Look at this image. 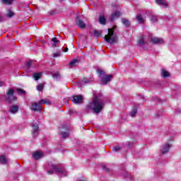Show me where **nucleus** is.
<instances>
[{
    "label": "nucleus",
    "instance_id": "20e7f679",
    "mask_svg": "<svg viewBox=\"0 0 181 181\" xmlns=\"http://www.w3.org/2000/svg\"><path fill=\"white\" fill-rule=\"evenodd\" d=\"M17 98L15 96V90L10 88L6 92V100L8 104H12L13 101H16Z\"/></svg>",
    "mask_w": 181,
    "mask_h": 181
},
{
    "label": "nucleus",
    "instance_id": "09e8293b",
    "mask_svg": "<svg viewBox=\"0 0 181 181\" xmlns=\"http://www.w3.org/2000/svg\"><path fill=\"white\" fill-rule=\"evenodd\" d=\"M0 87H2V82H0Z\"/></svg>",
    "mask_w": 181,
    "mask_h": 181
},
{
    "label": "nucleus",
    "instance_id": "f704fd0d",
    "mask_svg": "<svg viewBox=\"0 0 181 181\" xmlns=\"http://www.w3.org/2000/svg\"><path fill=\"white\" fill-rule=\"evenodd\" d=\"M57 12H56V10H51L48 12V15L49 16H53L54 15H56Z\"/></svg>",
    "mask_w": 181,
    "mask_h": 181
},
{
    "label": "nucleus",
    "instance_id": "0eeeda50",
    "mask_svg": "<svg viewBox=\"0 0 181 181\" xmlns=\"http://www.w3.org/2000/svg\"><path fill=\"white\" fill-rule=\"evenodd\" d=\"M75 23L78 28H80V29H84V28H86V23H84L80 16L76 17Z\"/></svg>",
    "mask_w": 181,
    "mask_h": 181
},
{
    "label": "nucleus",
    "instance_id": "58836bf2",
    "mask_svg": "<svg viewBox=\"0 0 181 181\" xmlns=\"http://www.w3.org/2000/svg\"><path fill=\"white\" fill-rule=\"evenodd\" d=\"M60 56V52H57L54 54V57H59Z\"/></svg>",
    "mask_w": 181,
    "mask_h": 181
},
{
    "label": "nucleus",
    "instance_id": "f257e3e1",
    "mask_svg": "<svg viewBox=\"0 0 181 181\" xmlns=\"http://www.w3.org/2000/svg\"><path fill=\"white\" fill-rule=\"evenodd\" d=\"M105 107V101L103 100L98 96H95L92 102L86 106V111L91 110L94 114H100Z\"/></svg>",
    "mask_w": 181,
    "mask_h": 181
},
{
    "label": "nucleus",
    "instance_id": "7c9ffc66",
    "mask_svg": "<svg viewBox=\"0 0 181 181\" xmlns=\"http://www.w3.org/2000/svg\"><path fill=\"white\" fill-rule=\"evenodd\" d=\"M13 15H15V13H13V12L12 11V10L11 9H8L7 10V14L6 16L7 18H12L13 16Z\"/></svg>",
    "mask_w": 181,
    "mask_h": 181
},
{
    "label": "nucleus",
    "instance_id": "dca6fc26",
    "mask_svg": "<svg viewBox=\"0 0 181 181\" xmlns=\"http://www.w3.org/2000/svg\"><path fill=\"white\" fill-rule=\"evenodd\" d=\"M8 111L11 114H16L19 111V106L13 105L10 107Z\"/></svg>",
    "mask_w": 181,
    "mask_h": 181
},
{
    "label": "nucleus",
    "instance_id": "2f4dec72",
    "mask_svg": "<svg viewBox=\"0 0 181 181\" xmlns=\"http://www.w3.org/2000/svg\"><path fill=\"white\" fill-rule=\"evenodd\" d=\"M37 91H43V89L45 88V85L43 83H40L36 87Z\"/></svg>",
    "mask_w": 181,
    "mask_h": 181
},
{
    "label": "nucleus",
    "instance_id": "bb28decb",
    "mask_svg": "<svg viewBox=\"0 0 181 181\" xmlns=\"http://www.w3.org/2000/svg\"><path fill=\"white\" fill-rule=\"evenodd\" d=\"M136 112H138V108L134 107L133 110L130 112V117H134L135 115H136Z\"/></svg>",
    "mask_w": 181,
    "mask_h": 181
},
{
    "label": "nucleus",
    "instance_id": "a19ab883",
    "mask_svg": "<svg viewBox=\"0 0 181 181\" xmlns=\"http://www.w3.org/2000/svg\"><path fill=\"white\" fill-rule=\"evenodd\" d=\"M160 113H159V112H158L155 116H154V117L155 118H159L160 117Z\"/></svg>",
    "mask_w": 181,
    "mask_h": 181
},
{
    "label": "nucleus",
    "instance_id": "5701e85b",
    "mask_svg": "<svg viewBox=\"0 0 181 181\" xmlns=\"http://www.w3.org/2000/svg\"><path fill=\"white\" fill-rule=\"evenodd\" d=\"M77 64H78V59H73L71 62H69V66L70 67H72V66L76 67V66H77Z\"/></svg>",
    "mask_w": 181,
    "mask_h": 181
},
{
    "label": "nucleus",
    "instance_id": "aec40b11",
    "mask_svg": "<svg viewBox=\"0 0 181 181\" xmlns=\"http://www.w3.org/2000/svg\"><path fill=\"white\" fill-rule=\"evenodd\" d=\"M145 37L142 35L138 41V46H144L145 45Z\"/></svg>",
    "mask_w": 181,
    "mask_h": 181
},
{
    "label": "nucleus",
    "instance_id": "6e6552de",
    "mask_svg": "<svg viewBox=\"0 0 181 181\" xmlns=\"http://www.w3.org/2000/svg\"><path fill=\"white\" fill-rule=\"evenodd\" d=\"M83 99L84 98L83 97V95H74L72 98V103L76 105L81 104V103H83Z\"/></svg>",
    "mask_w": 181,
    "mask_h": 181
},
{
    "label": "nucleus",
    "instance_id": "9b49d317",
    "mask_svg": "<svg viewBox=\"0 0 181 181\" xmlns=\"http://www.w3.org/2000/svg\"><path fill=\"white\" fill-rule=\"evenodd\" d=\"M33 132L32 135L33 138H36L39 135V124L37 123H34L32 124Z\"/></svg>",
    "mask_w": 181,
    "mask_h": 181
},
{
    "label": "nucleus",
    "instance_id": "f8f14e48",
    "mask_svg": "<svg viewBox=\"0 0 181 181\" xmlns=\"http://www.w3.org/2000/svg\"><path fill=\"white\" fill-rule=\"evenodd\" d=\"M151 42H153V45H163V43H165L163 38H159L158 37H151Z\"/></svg>",
    "mask_w": 181,
    "mask_h": 181
},
{
    "label": "nucleus",
    "instance_id": "423d86ee",
    "mask_svg": "<svg viewBox=\"0 0 181 181\" xmlns=\"http://www.w3.org/2000/svg\"><path fill=\"white\" fill-rule=\"evenodd\" d=\"M170 148H172V144L165 143L160 147V152L162 155H165V153H168V152H169Z\"/></svg>",
    "mask_w": 181,
    "mask_h": 181
},
{
    "label": "nucleus",
    "instance_id": "c85d7f7f",
    "mask_svg": "<svg viewBox=\"0 0 181 181\" xmlns=\"http://www.w3.org/2000/svg\"><path fill=\"white\" fill-rule=\"evenodd\" d=\"M14 0H1L2 4L4 5H12V2H13Z\"/></svg>",
    "mask_w": 181,
    "mask_h": 181
},
{
    "label": "nucleus",
    "instance_id": "393cba45",
    "mask_svg": "<svg viewBox=\"0 0 181 181\" xmlns=\"http://www.w3.org/2000/svg\"><path fill=\"white\" fill-rule=\"evenodd\" d=\"M90 80L88 78H83L81 81H79V84H81V86H84V84H88V83H90Z\"/></svg>",
    "mask_w": 181,
    "mask_h": 181
},
{
    "label": "nucleus",
    "instance_id": "f3484780",
    "mask_svg": "<svg viewBox=\"0 0 181 181\" xmlns=\"http://www.w3.org/2000/svg\"><path fill=\"white\" fill-rule=\"evenodd\" d=\"M42 156H43V153L40 151H37L33 153V159H35V160L40 159Z\"/></svg>",
    "mask_w": 181,
    "mask_h": 181
},
{
    "label": "nucleus",
    "instance_id": "ddd939ff",
    "mask_svg": "<svg viewBox=\"0 0 181 181\" xmlns=\"http://www.w3.org/2000/svg\"><path fill=\"white\" fill-rule=\"evenodd\" d=\"M156 4L161 6V8H168V6H169L166 0H156Z\"/></svg>",
    "mask_w": 181,
    "mask_h": 181
},
{
    "label": "nucleus",
    "instance_id": "c9c22d12",
    "mask_svg": "<svg viewBox=\"0 0 181 181\" xmlns=\"http://www.w3.org/2000/svg\"><path fill=\"white\" fill-rule=\"evenodd\" d=\"M150 20L151 22H153V23H155L157 21H158V17L157 16H151L150 18Z\"/></svg>",
    "mask_w": 181,
    "mask_h": 181
},
{
    "label": "nucleus",
    "instance_id": "c756f323",
    "mask_svg": "<svg viewBox=\"0 0 181 181\" xmlns=\"http://www.w3.org/2000/svg\"><path fill=\"white\" fill-rule=\"evenodd\" d=\"M161 76H163V77H164L165 78L169 77V72L166 71V70L163 69L162 72H161Z\"/></svg>",
    "mask_w": 181,
    "mask_h": 181
},
{
    "label": "nucleus",
    "instance_id": "72a5a7b5",
    "mask_svg": "<svg viewBox=\"0 0 181 181\" xmlns=\"http://www.w3.org/2000/svg\"><path fill=\"white\" fill-rule=\"evenodd\" d=\"M122 148L119 146H116L112 148L113 152H119L121 151Z\"/></svg>",
    "mask_w": 181,
    "mask_h": 181
},
{
    "label": "nucleus",
    "instance_id": "4c0bfd02",
    "mask_svg": "<svg viewBox=\"0 0 181 181\" xmlns=\"http://www.w3.org/2000/svg\"><path fill=\"white\" fill-rule=\"evenodd\" d=\"M27 67L30 69V67H32V61H29L27 62Z\"/></svg>",
    "mask_w": 181,
    "mask_h": 181
},
{
    "label": "nucleus",
    "instance_id": "473e14b6",
    "mask_svg": "<svg viewBox=\"0 0 181 181\" xmlns=\"http://www.w3.org/2000/svg\"><path fill=\"white\" fill-rule=\"evenodd\" d=\"M136 21H138L139 23H144V18L141 14L136 16Z\"/></svg>",
    "mask_w": 181,
    "mask_h": 181
},
{
    "label": "nucleus",
    "instance_id": "de8ad7c7",
    "mask_svg": "<svg viewBox=\"0 0 181 181\" xmlns=\"http://www.w3.org/2000/svg\"><path fill=\"white\" fill-rule=\"evenodd\" d=\"M0 22H2V17L0 16Z\"/></svg>",
    "mask_w": 181,
    "mask_h": 181
},
{
    "label": "nucleus",
    "instance_id": "e433bc0d",
    "mask_svg": "<svg viewBox=\"0 0 181 181\" xmlns=\"http://www.w3.org/2000/svg\"><path fill=\"white\" fill-rule=\"evenodd\" d=\"M52 42H53L54 43H59V42H60V41H59V40H57V38H56V37H53V38H52Z\"/></svg>",
    "mask_w": 181,
    "mask_h": 181
},
{
    "label": "nucleus",
    "instance_id": "ea45409f",
    "mask_svg": "<svg viewBox=\"0 0 181 181\" xmlns=\"http://www.w3.org/2000/svg\"><path fill=\"white\" fill-rule=\"evenodd\" d=\"M69 115H73V114H74V111L73 110H69Z\"/></svg>",
    "mask_w": 181,
    "mask_h": 181
},
{
    "label": "nucleus",
    "instance_id": "f03ea898",
    "mask_svg": "<svg viewBox=\"0 0 181 181\" xmlns=\"http://www.w3.org/2000/svg\"><path fill=\"white\" fill-rule=\"evenodd\" d=\"M48 169L49 170L47 171L48 175H53V173H54L55 175L59 176V177H64L67 176V171L62 165H57L49 163L48 164Z\"/></svg>",
    "mask_w": 181,
    "mask_h": 181
},
{
    "label": "nucleus",
    "instance_id": "6ab92c4d",
    "mask_svg": "<svg viewBox=\"0 0 181 181\" xmlns=\"http://www.w3.org/2000/svg\"><path fill=\"white\" fill-rule=\"evenodd\" d=\"M0 163H1V165H6L8 163V159L5 156H0Z\"/></svg>",
    "mask_w": 181,
    "mask_h": 181
},
{
    "label": "nucleus",
    "instance_id": "412c9836",
    "mask_svg": "<svg viewBox=\"0 0 181 181\" xmlns=\"http://www.w3.org/2000/svg\"><path fill=\"white\" fill-rule=\"evenodd\" d=\"M99 23H100V25H105V23H107V19L105 16H100L99 17Z\"/></svg>",
    "mask_w": 181,
    "mask_h": 181
},
{
    "label": "nucleus",
    "instance_id": "a211bd4d",
    "mask_svg": "<svg viewBox=\"0 0 181 181\" xmlns=\"http://www.w3.org/2000/svg\"><path fill=\"white\" fill-rule=\"evenodd\" d=\"M33 77L35 81H37V80L42 78V72L34 73Z\"/></svg>",
    "mask_w": 181,
    "mask_h": 181
},
{
    "label": "nucleus",
    "instance_id": "7ed1b4c3",
    "mask_svg": "<svg viewBox=\"0 0 181 181\" xmlns=\"http://www.w3.org/2000/svg\"><path fill=\"white\" fill-rule=\"evenodd\" d=\"M115 29H117V26H114L112 28L107 29V35H106L103 39L109 43L110 45H112V43H118V35L115 33Z\"/></svg>",
    "mask_w": 181,
    "mask_h": 181
},
{
    "label": "nucleus",
    "instance_id": "c03bdc74",
    "mask_svg": "<svg viewBox=\"0 0 181 181\" xmlns=\"http://www.w3.org/2000/svg\"><path fill=\"white\" fill-rule=\"evenodd\" d=\"M57 47V42H54L52 45V47Z\"/></svg>",
    "mask_w": 181,
    "mask_h": 181
},
{
    "label": "nucleus",
    "instance_id": "39448f33",
    "mask_svg": "<svg viewBox=\"0 0 181 181\" xmlns=\"http://www.w3.org/2000/svg\"><path fill=\"white\" fill-rule=\"evenodd\" d=\"M59 131H61L62 136L64 139L69 138L70 136V128L67 125H62V127H59Z\"/></svg>",
    "mask_w": 181,
    "mask_h": 181
},
{
    "label": "nucleus",
    "instance_id": "b1692460",
    "mask_svg": "<svg viewBox=\"0 0 181 181\" xmlns=\"http://www.w3.org/2000/svg\"><path fill=\"white\" fill-rule=\"evenodd\" d=\"M122 23H123L127 28H128V26L131 25V23H129V20L126 18H122Z\"/></svg>",
    "mask_w": 181,
    "mask_h": 181
},
{
    "label": "nucleus",
    "instance_id": "4be33fe9",
    "mask_svg": "<svg viewBox=\"0 0 181 181\" xmlns=\"http://www.w3.org/2000/svg\"><path fill=\"white\" fill-rule=\"evenodd\" d=\"M39 102L41 105L42 104H45L46 105H50L52 104V102L47 99H42Z\"/></svg>",
    "mask_w": 181,
    "mask_h": 181
},
{
    "label": "nucleus",
    "instance_id": "1a4fd4ad",
    "mask_svg": "<svg viewBox=\"0 0 181 181\" xmlns=\"http://www.w3.org/2000/svg\"><path fill=\"white\" fill-rule=\"evenodd\" d=\"M100 80L103 84L105 85L112 80V75H102L100 76Z\"/></svg>",
    "mask_w": 181,
    "mask_h": 181
},
{
    "label": "nucleus",
    "instance_id": "37998d69",
    "mask_svg": "<svg viewBox=\"0 0 181 181\" xmlns=\"http://www.w3.org/2000/svg\"><path fill=\"white\" fill-rule=\"evenodd\" d=\"M103 170H105L106 172H110V169L107 168L105 165L103 166Z\"/></svg>",
    "mask_w": 181,
    "mask_h": 181
},
{
    "label": "nucleus",
    "instance_id": "a18cd8bd",
    "mask_svg": "<svg viewBox=\"0 0 181 181\" xmlns=\"http://www.w3.org/2000/svg\"><path fill=\"white\" fill-rule=\"evenodd\" d=\"M64 52H69V48H65V49L64 50Z\"/></svg>",
    "mask_w": 181,
    "mask_h": 181
},
{
    "label": "nucleus",
    "instance_id": "79ce46f5",
    "mask_svg": "<svg viewBox=\"0 0 181 181\" xmlns=\"http://www.w3.org/2000/svg\"><path fill=\"white\" fill-rule=\"evenodd\" d=\"M127 148H132V143L128 142V144H127Z\"/></svg>",
    "mask_w": 181,
    "mask_h": 181
},
{
    "label": "nucleus",
    "instance_id": "49530a36",
    "mask_svg": "<svg viewBox=\"0 0 181 181\" xmlns=\"http://www.w3.org/2000/svg\"><path fill=\"white\" fill-rule=\"evenodd\" d=\"M100 74H104V71H100Z\"/></svg>",
    "mask_w": 181,
    "mask_h": 181
},
{
    "label": "nucleus",
    "instance_id": "a878e982",
    "mask_svg": "<svg viewBox=\"0 0 181 181\" xmlns=\"http://www.w3.org/2000/svg\"><path fill=\"white\" fill-rule=\"evenodd\" d=\"M16 91L17 94H18L19 95H25V94H26V91H25V90L22 88H17Z\"/></svg>",
    "mask_w": 181,
    "mask_h": 181
},
{
    "label": "nucleus",
    "instance_id": "2eb2a0df",
    "mask_svg": "<svg viewBox=\"0 0 181 181\" xmlns=\"http://www.w3.org/2000/svg\"><path fill=\"white\" fill-rule=\"evenodd\" d=\"M119 16H121V12L115 11L111 14L110 21H111L112 22V21H114L115 19H118V18H119Z\"/></svg>",
    "mask_w": 181,
    "mask_h": 181
},
{
    "label": "nucleus",
    "instance_id": "4468645a",
    "mask_svg": "<svg viewBox=\"0 0 181 181\" xmlns=\"http://www.w3.org/2000/svg\"><path fill=\"white\" fill-rule=\"evenodd\" d=\"M50 75L55 81H58V80L62 78V75H60V73L59 72H50Z\"/></svg>",
    "mask_w": 181,
    "mask_h": 181
},
{
    "label": "nucleus",
    "instance_id": "9d476101",
    "mask_svg": "<svg viewBox=\"0 0 181 181\" xmlns=\"http://www.w3.org/2000/svg\"><path fill=\"white\" fill-rule=\"evenodd\" d=\"M42 105L40 104V102L38 103H31V107H30V110H32V111H41L42 110Z\"/></svg>",
    "mask_w": 181,
    "mask_h": 181
},
{
    "label": "nucleus",
    "instance_id": "cd10ccee",
    "mask_svg": "<svg viewBox=\"0 0 181 181\" xmlns=\"http://www.w3.org/2000/svg\"><path fill=\"white\" fill-rule=\"evenodd\" d=\"M93 34H94V36H95V37H100V36L103 35V31H98L97 30H95L93 31Z\"/></svg>",
    "mask_w": 181,
    "mask_h": 181
}]
</instances>
